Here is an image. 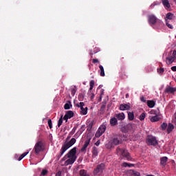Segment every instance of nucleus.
I'll return each mask as SVG.
<instances>
[{
  "label": "nucleus",
  "mask_w": 176,
  "mask_h": 176,
  "mask_svg": "<svg viewBox=\"0 0 176 176\" xmlns=\"http://www.w3.org/2000/svg\"><path fill=\"white\" fill-rule=\"evenodd\" d=\"M77 107L80 108V115L82 116H86L87 114V107H85L84 102H79L78 104H76V105Z\"/></svg>",
  "instance_id": "9"
},
{
  "label": "nucleus",
  "mask_w": 176,
  "mask_h": 176,
  "mask_svg": "<svg viewBox=\"0 0 176 176\" xmlns=\"http://www.w3.org/2000/svg\"><path fill=\"white\" fill-rule=\"evenodd\" d=\"M170 69H171V71H173V72H176V66H173V67H171Z\"/></svg>",
  "instance_id": "52"
},
{
  "label": "nucleus",
  "mask_w": 176,
  "mask_h": 176,
  "mask_svg": "<svg viewBox=\"0 0 176 176\" xmlns=\"http://www.w3.org/2000/svg\"><path fill=\"white\" fill-rule=\"evenodd\" d=\"M128 120H129V121L133 120V113L132 112L128 113Z\"/></svg>",
  "instance_id": "32"
},
{
  "label": "nucleus",
  "mask_w": 176,
  "mask_h": 176,
  "mask_svg": "<svg viewBox=\"0 0 176 176\" xmlns=\"http://www.w3.org/2000/svg\"><path fill=\"white\" fill-rule=\"evenodd\" d=\"M145 113H142L140 116H139V120L144 121L145 120Z\"/></svg>",
  "instance_id": "33"
},
{
  "label": "nucleus",
  "mask_w": 176,
  "mask_h": 176,
  "mask_svg": "<svg viewBox=\"0 0 176 176\" xmlns=\"http://www.w3.org/2000/svg\"><path fill=\"white\" fill-rule=\"evenodd\" d=\"M140 102L145 103V102H147L148 100H146V99H145L144 96H140Z\"/></svg>",
  "instance_id": "42"
},
{
  "label": "nucleus",
  "mask_w": 176,
  "mask_h": 176,
  "mask_svg": "<svg viewBox=\"0 0 176 176\" xmlns=\"http://www.w3.org/2000/svg\"><path fill=\"white\" fill-rule=\"evenodd\" d=\"M121 131L124 133H128L129 131H132V129H123V128H121Z\"/></svg>",
  "instance_id": "37"
},
{
  "label": "nucleus",
  "mask_w": 176,
  "mask_h": 176,
  "mask_svg": "<svg viewBox=\"0 0 176 176\" xmlns=\"http://www.w3.org/2000/svg\"><path fill=\"white\" fill-rule=\"evenodd\" d=\"M106 110V104H102V107H100V114H104Z\"/></svg>",
  "instance_id": "25"
},
{
  "label": "nucleus",
  "mask_w": 176,
  "mask_h": 176,
  "mask_svg": "<svg viewBox=\"0 0 176 176\" xmlns=\"http://www.w3.org/2000/svg\"><path fill=\"white\" fill-rule=\"evenodd\" d=\"M28 154H29V152L23 153V154L20 155V156L17 159V161H19V162L21 161V160H23V158H24V157H25V155H28Z\"/></svg>",
  "instance_id": "31"
},
{
  "label": "nucleus",
  "mask_w": 176,
  "mask_h": 176,
  "mask_svg": "<svg viewBox=\"0 0 176 176\" xmlns=\"http://www.w3.org/2000/svg\"><path fill=\"white\" fill-rule=\"evenodd\" d=\"M60 175H61V172L58 171V172H56V174H55V176H60Z\"/></svg>",
  "instance_id": "53"
},
{
  "label": "nucleus",
  "mask_w": 176,
  "mask_h": 176,
  "mask_svg": "<svg viewBox=\"0 0 176 176\" xmlns=\"http://www.w3.org/2000/svg\"><path fill=\"white\" fill-rule=\"evenodd\" d=\"M175 59L176 58H173V56H168L166 58V64H167V65H170L174 62Z\"/></svg>",
  "instance_id": "13"
},
{
  "label": "nucleus",
  "mask_w": 176,
  "mask_h": 176,
  "mask_svg": "<svg viewBox=\"0 0 176 176\" xmlns=\"http://www.w3.org/2000/svg\"><path fill=\"white\" fill-rule=\"evenodd\" d=\"M106 129H107L106 124H103V125L100 126V127H98V129L96 132L94 137H96V138H100L101 135H102V134L104 132H106Z\"/></svg>",
  "instance_id": "5"
},
{
  "label": "nucleus",
  "mask_w": 176,
  "mask_h": 176,
  "mask_svg": "<svg viewBox=\"0 0 176 176\" xmlns=\"http://www.w3.org/2000/svg\"><path fill=\"white\" fill-rule=\"evenodd\" d=\"M69 139H71V136H68V138H67V142H68V140H69Z\"/></svg>",
  "instance_id": "59"
},
{
  "label": "nucleus",
  "mask_w": 176,
  "mask_h": 176,
  "mask_svg": "<svg viewBox=\"0 0 176 176\" xmlns=\"http://www.w3.org/2000/svg\"><path fill=\"white\" fill-rule=\"evenodd\" d=\"M162 1V4H163V6L164 7V9H170V3L168 2V0H160Z\"/></svg>",
  "instance_id": "16"
},
{
  "label": "nucleus",
  "mask_w": 176,
  "mask_h": 176,
  "mask_svg": "<svg viewBox=\"0 0 176 176\" xmlns=\"http://www.w3.org/2000/svg\"><path fill=\"white\" fill-rule=\"evenodd\" d=\"M148 21L149 22V25H155L157 22L162 24V21L157 20V18L156 17V16L153 14H151L148 16Z\"/></svg>",
  "instance_id": "7"
},
{
  "label": "nucleus",
  "mask_w": 176,
  "mask_h": 176,
  "mask_svg": "<svg viewBox=\"0 0 176 176\" xmlns=\"http://www.w3.org/2000/svg\"><path fill=\"white\" fill-rule=\"evenodd\" d=\"M122 144V137L121 135H116L110 139L109 143L106 144V148L110 150L114 148L116 146H118Z\"/></svg>",
  "instance_id": "1"
},
{
  "label": "nucleus",
  "mask_w": 176,
  "mask_h": 176,
  "mask_svg": "<svg viewBox=\"0 0 176 176\" xmlns=\"http://www.w3.org/2000/svg\"><path fill=\"white\" fill-rule=\"evenodd\" d=\"M94 98V94H91L90 96V100H93Z\"/></svg>",
  "instance_id": "54"
},
{
  "label": "nucleus",
  "mask_w": 176,
  "mask_h": 176,
  "mask_svg": "<svg viewBox=\"0 0 176 176\" xmlns=\"http://www.w3.org/2000/svg\"><path fill=\"white\" fill-rule=\"evenodd\" d=\"M173 17H174V14H173L171 12H168L166 14V19L167 20H173Z\"/></svg>",
  "instance_id": "26"
},
{
  "label": "nucleus",
  "mask_w": 176,
  "mask_h": 176,
  "mask_svg": "<svg viewBox=\"0 0 176 176\" xmlns=\"http://www.w3.org/2000/svg\"><path fill=\"white\" fill-rule=\"evenodd\" d=\"M173 123L176 126V113H174V118L173 119Z\"/></svg>",
  "instance_id": "47"
},
{
  "label": "nucleus",
  "mask_w": 176,
  "mask_h": 176,
  "mask_svg": "<svg viewBox=\"0 0 176 176\" xmlns=\"http://www.w3.org/2000/svg\"><path fill=\"white\" fill-rule=\"evenodd\" d=\"M116 153L121 157L125 159V160L131 161V155H129V153H128V151L126 149L117 147Z\"/></svg>",
  "instance_id": "4"
},
{
  "label": "nucleus",
  "mask_w": 176,
  "mask_h": 176,
  "mask_svg": "<svg viewBox=\"0 0 176 176\" xmlns=\"http://www.w3.org/2000/svg\"><path fill=\"white\" fill-rule=\"evenodd\" d=\"M93 127V121L89 122L87 124V131H90L91 128Z\"/></svg>",
  "instance_id": "36"
},
{
  "label": "nucleus",
  "mask_w": 176,
  "mask_h": 176,
  "mask_svg": "<svg viewBox=\"0 0 176 176\" xmlns=\"http://www.w3.org/2000/svg\"><path fill=\"white\" fill-rule=\"evenodd\" d=\"M163 72H164V69H163V68L159 69V73L160 74H163Z\"/></svg>",
  "instance_id": "50"
},
{
  "label": "nucleus",
  "mask_w": 176,
  "mask_h": 176,
  "mask_svg": "<svg viewBox=\"0 0 176 176\" xmlns=\"http://www.w3.org/2000/svg\"><path fill=\"white\" fill-rule=\"evenodd\" d=\"M173 129L174 125H173L171 123H168V126L166 128V130H167V134H170Z\"/></svg>",
  "instance_id": "17"
},
{
  "label": "nucleus",
  "mask_w": 176,
  "mask_h": 176,
  "mask_svg": "<svg viewBox=\"0 0 176 176\" xmlns=\"http://www.w3.org/2000/svg\"><path fill=\"white\" fill-rule=\"evenodd\" d=\"M175 5H176V1H175Z\"/></svg>",
  "instance_id": "62"
},
{
  "label": "nucleus",
  "mask_w": 176,
  "mask_h": 176,
  "mask_svg": "<svg viewBox=\"0 0 176 176\" xmlns=\"http://www.w3.org/2000/svg\"><path fill=\"white\" fill-rule=\"evenodd\" d=\"M146 142L149 146H156L157 145V140L156 138L153 135H148L146 138Z\"/></svg>",
  "instance_id": "6"
},
{
  "label": "nucleus",
  "mask_w": 176,
  "mask_h": 176,
  "mask_svg": "<svg viewBox=\"0 0 176 176\" xmlns=\"http://www.w3.org/2000/svg\"><path fill=\"white\" fill-rule=\"evenodd\" d=\"M116 118H117L116 119L118 120H124V119H125V115L124 113L116 114Z\"/></svg>",
  "instance_id": "18"
},
{
  "label": "nucleus",
  "mask_w": 176,
  "mask_h": 176,
  "mask_svg": "<svg viewBox=\"0 0 176 176\" xmlns=\"http://www.w3.org/2000/svg\"><path fill=\"white\" fill-rule=\"evenodd\" d=\"M104 91V89H102V91Z\"/></svg>",
  "instance_id": "61"
},
{
  "label": "nucleus",
  "mask_w": 176,
  "mask_h": 176,
  "mask_svg": "<svg viewBox=\"0 0 176 176\" xmlns=\"http://www.w3.org/2000/svg\"><path fill=\"white\" fill-rule=\"evenodd\" d=\"M79 175L80 176H89V175L86 174V170H80L79 171Z\"/></svg>",
  "instance_id": "34"
},
{
  "label": "nucleus",
  "mask_w": 176,
  "mask_h": 176,
  "mask_svg": "<svg viewBox=\"0 0 176 176\" xmlns=\"http://www.w3.org/2000/svg\"><path fill=\"white\" fill-rule=\"evenodd\" d=\"M118 124V122L117 121V118H113L110 119V124L111 125V126H117Z\"/></svg>",
  "instance_id": "21"
},
{
  "label": "nucleus",
  "mask_w": 176,
  "mask_h": 176,
  "mask_svg": "<svg viewBox=\"0 0 176 176\" xmlns=\"http://www.w3.org/2000/svg\"><path fill=\"white\" fill-rule=\"evenodd\" d=\"M122 166H124V167H125V168H126V167L131 168V167L133 166V164H128V163H126V162H124V163H122Z\"/></svg>",
  "instance_id": "35"
},
{
  "label": "nucleus",
  "mask_w": 176,
  "mask_h": 176,
  "mask_svg": "<svg viewBox=\"0 0 176 176\" xmlns=\"http://www.w3.org/2000/svg\"><path fill=\"white\" fill-rule=\"evenodd\" d=\"M86 129V126L85 125H82L80 126V131H79V132L80 133V134H82L84 131L85 129Z\"/></svg>",
  "instance_id": "39"
},
{
  "label": "nucleus",
  "mask_w": 176,
  "mask_h": 176,
  "mask_svg": "<svg viewBox=\"0 0 176 176\" xmlns=\"http://www.w3.org/2000/svg\"><path fill=\"white\" fill-rule=\"evenodd\" d=\"M132 175H133V176H141V175H140L139 172H136L135 170L132 171Z\"/></svg>",
  "instance_id": "44"
},
{
  "label": "nucleus",
  "mask_w": 176,
  "mask_h": 176,
  "mask_svg": "<svg viewBox=\"0 0 176 176\" xmlns=\"http://www.w3.org/2000/svg\"><path fill=\"white\" fill-rule=\"evenodd\" d=\"M157 4L155 3H153L151 5V9H153V8H155V6H156Z\"/></svg>",
  "instance_id": "51"
},
{
  "label": "nucleus",
  "mask_w": 176,
  "mask_h": 176,
  "mask_svg": "<svg viewBox=\"0 0 176 176\" xmlns=\"http://www.w3.org/2000/svg\"><path fill=\"white\" fill-rule=\"evenodd\" d=\"M76 131V127H74V129H72V132L75 133Z\"/></svg>",
  "instance_id": "57"
},
{
  "label": "nucleus",
  "mask_w": 176,
  "mask_h": 176,
  "mask_svg": "<svg viewBox=\"0 0 176 176\" xmlns=\"http://www.w3.org/2000/svg\"><path fill=\"white\" fill-rule=\"evenodd\" d=\"M94 145L98 146V145H100V140H98L97 142H96V143L94 144Z\"/></svg>",
  "instance_id": "55"
},
{
  "label": "nucleus",
  "mask_w": 176,
  "mask_h": 176,
  "mask_svg": "<svg viewBox=\"0 0 176 176\" xmlns=\"http://www.w3.org/2000/svg\"><path fill=\"white\" fill-rule=\"evenodd\" d=\"M175 91H176V89L171 87H166V89H164V92L167 94H173L175 92Z\"/></svg>",
  "instance_id": "15"
},
{
  "label": "nucleus",
  "mask_w": 176,
  "mask_h": 176,
  "mask_svg": "<svg viewBox=\"0 0 176 176\" xmlns=\"http://www.w3.org/2000/svg\"><path fill=\"white\" fill-rule=\"evenodd\" d=\"M89 143H90V139H88L86 141H85V144H83V146L80 149V152L86 151V148H87V146H89Z\"/></svg>",
  "instance_id": "14"
},
{
  "label": "nucleus",
  "mask_w": 176,
  "mask_h": 176,
  "mask_svg": "<svg viewBox=\"0 0 176 176\" xmlns=\"http://www.w3.org/2000/svg\"><path fill=\"white\" fill-rule=\"evenodd\" d=\"M168 127V124L166 123V122H163L161 125H160V128L162 129V131H166V129Z\"/></svg>",
  "instance_id": "28"
},
{
  "label": "nucleus",
  "mask_w": 176,
  "mask_h": 176,
  "mask_svg": "<svg viewBox=\"0 0 176 176\" xmlns=\"http://www.w3.org/2000/svg\"><path fill=\"white\" fill-rule=\"evenodd\" d=\"M76 93V88H73L71 90V95H72V96H74Z\"/></svg>",
  "instance_id": "43"
},
{
  "label": "nucleus",
  "mask_w": 176,
  "mask_h": 176,
  "mask_svg": "<svg viewBox=\"0 0 176 176\" xmlns=\"http://www.w3.org/2000/svg\"><path fill=\"white\" fill-rule=\"evenodd\" d=\"M96 53H97V52H90V56H93V54H94Z\"/></svg>",
  "instance_id": "58"
},
{
  "label": "nucleus",
  "mask_w": 176,
  "mask_h": 176,
  "mask_svg": "<svg viewBox=\"0 0 176 176\" xmlns=\"http://www.w3.org/2000/svg\"><path fill=\"white\" fill-rule=\"evenodd\" d=\"M130 109H131V107L129 106V103L120 104V111H129Z\"/></svg>",
  "instance_id": "12"
},
{
  "label": "nucleus",
  "mask_w": 176,
  "mask_h": 176,
  "mask_svg": "<svg viewBox=\"0 0 176 176\" xmlns=\"http://www.w3.org/2000/svg\"><path fill=\"white\" fill-rule=\"evenodd\" d=\"M175 153H176V150H175Z\"/></svg>",
  "instance_id": "64"
},
{
  "label": "nucleus",
  "mask_w": 176,
  "mask_h": 176,
  "mask_svg": "<svg viewBox=\"0 0 176 176\" xmlns=\"http://www.w3.org/2000/svg\"><path fill=\"white\" fill-rule=\"evenodd\" d=\"M146 176H155V175H146Z\"/></svg>",
  "instance_id": "60"
},
{
  "label": "nucleus",
  "mask_w": 176,
  "mask_h": 176,
  "mask_svg": "<svg viewBox=\"0 0 176 176\" xmlns=\"http://www.w3.org/2000/svg\"><path fill=\"white\" fill-rule=\"evenodd\" d=\"M68 158L72 159V157H71V156H63V157H62V162L67 161Z\"/></svg>",
  "instance_id": "38"
},
{
  "label": "nucleus",
  "mask_w": 176,
  "mask_h": 176,
  "mask_svg": "<svg viewBox=\"0 0 176 176\" xmlns=\"http://www.w3.org/2000/svg\"><path fill=\"white\" fill-rule=\"evenodd\" d=\"M47 123H48V126L50 127V129H52V122L51 121V119L48 120Z\"/></svg>",
  "instance_id": "46"
},
{
  "label": "nucleus",
  "mask_w": 176,
  "mask_h": 176,
  "mask_svg": "<svg viewBox=\"0 0 176 176\" xmlns=\"http://www.w3.org/2000/svg\"><path fill=\"white\" fill-rule=\"evenodd\" d=\"M129 97V95L128 94H125V98L128 99Z\"/></svg>",
  "instance_id": "56"
},
{
  "label": "nucleus",
  "mask_w": 176,
  "mask_h": 176,
  "mask_svg": "<svg viewBox=\"0 0 176 176\" xmlns=\"http://www.w3.org/2000/svg\"><path fill=\"white\" fill-rule=\"evenodd\" d=\"M47 173H48V170H43L41 171V175L42 176H45L47 175Z\"/></svg>",
  "instance_id": "45"
},
{
  "label": "nucleus",
  "mask_w": 176,
  "mask_h": 176,
  "mask_svg": "<svg viewBox=\"0 0 176 176\" xmlns=\"http://www.w3.org/2000/svg\"><path fill=\"white\" fill-rule=\"evenodd\" d=\"M72 107V104H71V101H68V103H65V105H63V109L65 110H69Z\"/></svg>",
  "instance_id": "22"
},
{
  "label": "nucleus",
  "mask_w": 176,
  "mask_h": 176,
  "mask_svg": "<svg viewBox=\"0 0 176 176\" xmlns=\"http://www.w3.org/2000/svg\"><path fill=\"white\" fill-rule=\"evenodd\" d=\"M76 142V139L72 138L71 140H69V142L63 143V144H62V148H60V151H59V154L57 155L58 160H59L60 157H63L64 153H65V152L68 149H69V148L74 146Z\"/></svg>",
  "instance_id": "2"
},
{
  "label": "nucleus",
  "mask_w": 176,
  "mask_h": 176,
  "mask_svg": "<svg viewBox=\"0 0 176 176\" xmlns=\"http://www.w3.org/2000/svg\"><path fill=\"white\" fill-rule=\"evenodd\" d=\"M91 153H92V156H93V157H96L97 155H98V151L97 150V148H96V147H93V149H92V151H91Z\"/></svg>",
  "instance_id": "24"
},
{
  "label": "nucleus",
  "mask_w": 176,
  "mask_h": 176,
  "mask_svg": "<svg viewBox=\"0 0 176 176\" xmlns=\"http://www.w3.org/2000/svg\"><path fill=\"white\" fill-rule=\"evenodd\" d=\"M104 170V164H100L97 165L94 170H93V174L95 175L99 173H102V170Z\"/></svg>",
  "instance_id": "10"
},
{
  "label": "nucleus",
  "mask_w": 176,
  "mask_h": 176,
  "mask_svg": "<svg viewBox=\"0 0 176 176\" xmlns=\"http://www.w3.org/2000/svg\"><path fill=\"white\" fill-rule=\"evenodd\" d=\"M98 68L100 69V76L104 77L105 76L104 74V67H102L101 65H99Z\"/></svg>",
  "instance_id": "27"
},
{
  "label": "nucleus",
  "mask_w": 176,
  "mask_h": 176,
  "mask_svg": "<svg viewBox=\"0 0 176 176\" xmlns=\"http://www.w3.org/2000/svg\"><path fill=\"white\" fill-rule=\"evenodd\" d=\"M122 59H124V58H122Z\"/></svg>",
  "instance_id": "63"
},
{
  "label": "nucleus",
  "mask_w": 176,
  "mask_h": 176,
  "mask_svg": "<svg viewBox=\"0 0 176 176\" xmlns=\"http://www.w3.org/2000/svg\"><path fill=\"white\" fill-rule=\"evenodd\" d=\"M122 129H129V130H133V124H128Z\"/></svg>",
  "instance_id": "29"
},
{
  "label": "nucleus",
  "mask_w": 176,
  "mask_h": 176,
  "mask_svg": "<svg viewBox=\"0 0 176 176\" xmlns=\"http://www.w3.org/2000/svg\"><path fill=\"white\" fill-rule=\"evenodd\" d=\"M159 120H160V118H159L158 116H155L151 118V122H159Z\"/></svg>",
  "instance_id": "23"
},
{
  "label": "nucleus",
  "mask_w": 176,
  "mask_h": 176,
  "mask_svg": "<svg viewBox=\"0 0 176 176\" xmlns=\"http://www.w3.org/2000/svg\"><path fill=\"white\" fill-rule=\"evenodd\" d=\"M34 151V153L36 155H38L40 152L43 151V142L38 141L37 143H36V145H34V148L33 149Z\"/></svg>",
  "instance_id": "8"
},
{
  "label": "nucleus",
  "mask_w": 176,
  "mask_h": 176,
  "mask_svg": "<svg viewBox=\"0 0 176 176\" xmlns=\"http://www.w3.org/2000/svg\"><path fill=\"white\" fill-rule=\"evenodd\" d=\"M166 25H167V28H170V30H173V25L168 23L167 20H166Z\"/></svg>",
  "instance_id": "41"
},
{
  "label": "nucleus",
  "mask_w": 176,
  "mask_h": 176,
  "mask_svg": "<svg viewBox=\"0 0 176 176\" xmlns=\"http://www.w3.org/2000/svg\"><path fill=\"white\" fill-rule=\"evenodd\" d=\"M94 86V80H91V81H90V88L89 89V90L91 91V89H93Z\"/></svg>",
  "instance_id": "40"
},
{
  "label": "nucleus",
  "mask_w": 176,
  "mask_h": 176,
  "mask_svg": "<svg viewBox=\"0 0 176 176\" xmlns=\"http://www.w3.org/2000/svg\"><path fill=\"white\" fill-rule=\"evenodd\" d=\"M167 160H168L167 157H160V165L163 166H166V163L167 162Z\"/></svg>",
  "instance_id": "19"
},
{
  "label": "nucleus",
  "mask_w": 176,
  "mask_h": 176,
  "mask_svg": "<svg viewBox=\"0 0 176 176\" xmlns=\"http://www.w3.org/2000/svg\"><path fill=\"white\" fill-rule=\"evenodd\" d=\"M170 57H173L174 58H176V51H173V56H170Z\"/></svg>",
  "instance_id": "48"
},
{
  "label": "nucleus",
  "mask_w": 176,
  "mask_h": 176,
  "mask_svg": "<svg viewBox=\"0 0 176 176\" xmlns=\"http://www.w3.org/2000/svg\"><path fill=\"white\" fill-rule=\"evenodd\" d=\"M146 103L147 104L148 107L151 109L155 107V102L154 100H148Z\"/></svg>",
  "instance_id": "20"
},
{
  "label": "nucleus",
  "mask_w": 176,
  "mask_h": 176,
  "mask_svg": "<svg viewBox=\"0 0 176 176\" xmlns=\"http://www.w3.org/2000/svg\"><path fill=\"white\" fill-rule=\"evenodd\" d=\"M76 147H74L72 149H71L69 151H68V153L66 154L65 157H72V158L68 159V160L65 161V164L67 165H72L75 163V161H76Z\"/></svg>",
  "instance_id": "3"
},
{
  "label": "nucleus",
  "mask_w": 176,
  "mask_h": 176,
  "mask_svg": "<svg viewBox=\"0 0 176 176\" xmlns=\"http://www.w3.org/2000/svg\"><path fill=\"white\" fill-rule=\"evenodd\" d=\"M92 63H93V64L98 63V60L96 59V58H94V59L92 60Z\"/></svg>",
  "instance_id": "49"
},
{
  "label": "nucleus",
  "mask_w": 176,
  "mask_h": 176,
  "mask_svg": "<svg viewBox=\"0 0 176 176\" xmlns=\"http://www.w3.org/2000/svg\"><path fill=\"white\" fill-rule=\"evenodd\" d=\"M72 118H74V112L72 111H68L65 113V116H63V117H62V119H63V120H65L66 122H68V120Z\"/></svg>",
  "instance_id": "11"
},
{
  "label": "nucleus",
  "mask_w": 176,
  "mask_h": 176,
  "mask_svg": "<svg viewBox=\"0 0 176 176\" xmlns=\"http://www.w3.org/2000/svg\"><path fill=\"white\" fill-rule=\"evenodd\" d=\"M64 118H63V116H60V118H59V120H58V124L57 126L59 128L60 125H63V120Z\"/></svg>",
  "instance_id": "30"
}]
</instances>
